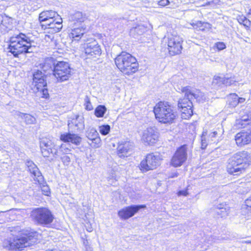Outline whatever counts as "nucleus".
I'll return each mask as SVG.
<instances>
[{"instance_id":"20e7f679","label":"nucleus","mask_w":251,"mask_h":251,"mask_svg":"<svg viewBox=\"0 0 251 251\" xmlns=\"http://www.w3.org/2000/svg\"><path fill=\"white\" fill-rule=\"evenodd\" d=\"M117 68L124 74L132 75L138 71V63L136 58L129 53L123 51L115 59Z\"/></svg>"},{"instance_id":"8fccbe9b","label":"nucleus","mask_w":251,"mask_h":251,"mask_svg":"<svg viewBox=\"0 0 251 251\" xmlns=\"http://www.w3.org/2000/svg\"><path fill=\"white\" fill-rule=\"evenodd\" d=\"M217 135V132L214 131V132H211L209 135V137H210L212 139V138H215L216 136Z\"/></svg>"},{"instance_id":"5701e85b","label":"nucleus","mask_w":251,"mask_h":251,"mask_svg":"<svg viewBox=\"0 0 251 251\" xmlns=\"http://www.w3.org/2000/svg\"><path fill=\"white\" fill-rule=\"evenodd\" d=\"M69 130L68 132L61 133L60 140L64 143H71L76 146L79 145L82 141V138L77 134Z\"/></svg>"},{"instance_id":"473e14b6","label":"nucleus","mask_w":251,"mask_h":251,"mask_svg":"<svg viewBox=\"0 0 251 251\" xmlns=\"http://www.w3.org/2000/svg\"><path fill=\"white\" fill-rule=\"evenodd\" d=\"M14 115L25 120L27 125L34 124L35 123V118L29 114L24 113L19 111H16Z\"/></svg>"},{"instance_id":"5fc2aeb1","label":"nucleus","mask_w":251,"mask_h":251,"mask_svg":"<svg viewBox=\"0 0 251 251\" xmlns=\"http://www.w3.org/2000/svg\"><path fill=\"white\" fill-rule=\"evenodd\" d=\"M88 231L91 232L92 231V227H89L88 229H87Z\"/></svg>"},{"instance_id":"cd10ccee","label":"nucleus","mask_w":251,"mask_h":251,"mask_svg":"<svg viewBox=\"0 0 251 251\" xmlns=\"http://www.w3.org/2000/svg\"><path fill=\"white\" fill-rule=\"evenodd\" d=\"M58 16H59V15L54 11H44L39 14V21L41 24L43 22L46 23L47 22L51 21V20L56 19Z\"/></svg>"},{"instance_id":"2eb2a0df","label":"nucleus","mask_w":251,"mask_h":251,"mask_svg":"<svg viewBox=\"0 0 251 251\" xmlns=\"http://www.w3.org/2000/svg\"><path fill=\"white\" fill-rule=\"evenodd\" d=\"M53 138L44 137L40 139V147L43 156L48 157L50 154L53 156L56 148Z\"/></svg>"},{"instance_id":"79ce46f5","label":"nucleus","mask_w":251,"mask_h":251,"mask_svg":"<svg viewBox=\"0 0 251 251\" xmlns=\"http://www.w3.org/2000/svg\"><path fill=\"white\" fill-rule=\"evenodd\" d=\"M221 239L219 238V237H217L216 236L212 235L208 237V238L207 239L206 243L208 245H212L213 243L215 242L216 241L220 240Z\"/></svg>"},{"instance_id":"4d7b16f0","label":"nucleus","mask_w":251,"mask_h":251,"mask_svg":"<svg viewBox=\"0 0 251 251\" xmlns=\"http://www.w3.org/2000/svg\"><path fill=\"white\" fill-rule=\"evenodd\" d=\"M248 14L251 15V8L249 10Z\"/></svg>"},{"instance_id":"f03ea898","label":"nucleus","mask_w":251,"mask_h":251,"mask_svg":"<svg viewBox=\"0 0 251 251\" xmlns=\"http://www.w3.org/2000/svg\"><path fill=\"white\" fill-rule=\"evenodd\" d=\"M251 162V154L247 151H239L233 154L227 161L226 171L230 175H240Z\"/></svg>"},{"instance_id":"9d476101","label":"nucleus","mask_w":251,"mask_h":251,"mask_svg":"<svg viewBox=\"0 0 251 251\" xmlns=\"http://www.w3.org/2000/svg\"><path fill=\"white\" fill-rule=\"evenodd\" d=\"M25 164L34 180L40 185L43 194L49 196L50 194V189L37 165L30 159L26 160Z\"/></svg>"},{"instance_id":"ea45409f","label":"nucleus","mask_w":251,"mask_h":251,"mask_svg":"<svg viewBox=\"0 0 251 251\" xmlns=\"http://www.w3.org/2000/svg\"><path fill=\"white\" fill-rule=\"evenodd\" d=\"M70 156V154H66L59 156L64 165L68 166L70 164L71 161Z\"/></svg>"},{"instance_id":"a211bd4d","label":"nucleus","mask_w":251,"mask_h":251,"mask_svg":"<svg viewBox=\"0 0 251 251\" xmlns=\"http://www.w3.org/2000/svg\"><path fill=\"white\" fill-rule=\"evenodd\" d=\"M159 133L155 126H150L144 130L142 133V140L149 145H152L158 140Z\"/></svg>"},{"instance_id":"c85d7f7f","label":"nucleus","mask_w":251,"mask_h":251,"mask_svg":"<svg viewBox=\"0 0 251 251\" xmlns=\"http://www.w3.org/2000/svg\"><path fill=\"white\" fill-rule=\"evenodd\" d=\"M245 100V98L239 97L235 93L230 94L228 97V105L230 107H235L239 103H244Z\"/></svg>"},{"instance_id":"09e8293b","label":"nucleus","mask_w":251,"mask_h":251,"mask_svg":"<svg viewBox=\"0 0 251 251\" xmlns=\"http://www.w3.org/2000/svg\"><path fill=\"white\" fill-rule=\"evenodd\" d=\"M245 202L247 207L251 208V196L247 199Z\"/></svg>"},{"instance_id":"f3484780","label":"nucleus","mask_w":251,"mask_h":251,"mask_svg":"<svg viewBox=\"0 0 251 251\" xmlns=\"http://www.w3.org/2000/svg\"><path fill=\"white\" fill-rule=\"evenodd\" d=\"M68 127L71 132H77L85 128L84 119L82 115H74L68 118Z\"/></svg>"},{"instance_id":"f8f14e48","label":"nucleus","mask_w":251,"mask_h":251,"mask_svg":"<svg viewBox=\"0 0 251 251\" xmlns=\"http://www.w3.org/2000/svg\"><path fill=\"white\" fill-rule=\"evenodd\" d=\"M182 38L176 34H171L167 37L169 53L171 56L179 54L182 50Z\"/></svg>"},{"instance_id":"c756f323","label":"nucleus","mask_w":251,"mask_h":251,"mask_svg":"<svg viewBox=\"0 0 251 251\" xmlns=\"http://www.w3.org/2000/svg\"><path fill=\"white\" fill-rule=\"evenodd\" d=\"M229 207L226 203H220L215 206V212L221 218L226 217L229 212Z\"/></svg>"},{"instance_id":"49530a36","label":"nucleus","mask_w":251,"mask_h":251,"mask_svg":"<svg viewBox=\"0 0 251 251\" xmlns=\"http://www.w3.org/2000/svg\"><path fill=\"white\" fill-rule=\"evenodd\" d=\"M170 3L169 0H160L158 2V4L160 6H165Z\"/></svg>"},{"instance_id":"9b49d317","label":"nucleus","mask_w":251,"mask_h":251,"mask_svg":"<svg viewBox=\"0 0 251 251\" xmlns=\"http://www.w3.org/2000/svg\"><path fill=\"white\" fill-rule=\"evenodd\" d=\"M161 159L160 155L157 153H149L141 162L140 169L143 172L155 169L161 164Z\"/></svg>"},{"instance_id":"39448f33","label":"nucleus","mask_w":251,"mask_h":251,"mask_svg":"<svg viewBox=\"0 0 251 251\" xmlns=\"http://www.w3.org/2000/svg\"><path fill=\"white\" fill-rule=\"evenodd\" d=\"M39 236L38 232L31 230L23 236H17L10 239L6 247L11 251H20L25 247L32 246L37 243Z\"/></svg>"},{"instance_id":"2f4dec72","label":"nucleus","mask_w":251,"mask_h":251,"mask_svg":"<svg viewBox=\"0 0 251 251\" xmlns=\"http://www.w3.org/2000/svg\"><path fill=\"white\" fill-rule=\"evenodd\" d=\"M12 27V19L11 18L6 17L1 20L0 24V29H3L1 33L8 32Z\"/></svg>"},{"instance_id":"ddd939ff","label":"nucleus","mask_w":251,"mask_h":251,"mask_svg":"<svg viewBox=\"0 0 251 251\" xmlns=\"http://www.w3.org/2000/svg\"><path fill=\"white\" fill-rule=\"evenodd\" d=\"M84 52L88 58H97L101 54L100 46L98 41L93 39H87L84 44Z\"/></svg>"},{"instance_id":"3c124183","label":"nucleus","mask_w":251,"mask_h":251,"mask_svg":"<svg viewBox=\"0 0 251 251\" xmlns=\"http://www.w3.org/2000/svg\"><path fill=\"white\" fill-rule=\"evenodd\" d=\"M240 20V21L239 22V23L242 24H243V23H244L245 22L244 21V17L243 18H241Z\"/></svg>"},{"instance_id":"1a4fd4ad","label":"nucleus","mask_w":251,"mask_h":251,"mask_svg":"<svg viewBox=\"0 0 251 251\" xmlns=\"http://www.w3.org/2000/svg\"><path fill=\"white\" fill-rule=\"evenodd\" d=\"M31 88L34 92H40L42 98L49 97L46 75L38 70L32 73Z\"/></svg>"},{"instance_id":"e433bc0d","label":"nucleus","mask_w":251,"mask_h":251,"mask_svg":"<svg viewBox=\"0 0 251 251\" xmlns=\"http://www.w3.org/2000/svg\"><path fill=\"white\" fill-rule=\"evenodd\" d=\"M212 85L215 89H219L224 85V77L215 76L212 82Z\"/></svg>"},{"instance_id":"f704fd0d","label":"nucleus","mask_w":251,"mask_h":251,"mask_svg":"<svg viewBox=\"0 0 251 251\" xmlns=\"http://www.w3.org/2000/svg\"><path fill=\"white\" fill-rule=\"evenodd\" d=\"M71 150L67 147L65 144H61L60 146H56V150L54 156H60L62 155L70 154L72 156L70 153Z\"/></svg>"},{"instance_id":"6ab92c4d","label":"nucleus","mask_w":251,"mask_h":251,"mask_svg":"<svg viewBox=\"0 0 251 251\" xmlns=\"http://www.w3.org/2000/svg\"><path fill=\"white\" fill-rule=\"evenodd\" d=\"M134 145L130 141L122 140L118 143L117 154L121 158H125L130 155L133 152Z\"/></svg>"},{"instance_id":"bf43d9fd","label":"nucleus","mask_w":251,"mask_h":251,"mask_svg":"<svg viewBox=\"0 0 251 251\" xmlns=\"http://www.w3.org/2000/svg\"><path fill=\"white\" fill-rule=\"evenodd\" d=\"M87 251H92L91 250L89 251L88 250H87Z\"/></svg>"},{"instance_id":"4c0bfd02","label":"nucleus","mask_w":251,"mask_h":251,"mask_svg":"<svg viewBox=\"0 0 251 251\" xmlns=\"http://www.w3.org/2000/svg\"><path fill=\"white\" fill-rule=\"evenodd\" d=\"M110 126L109 125H103L99 126V131L103 136L107 135L110 131Z\"/></svg>"},{"instance_id":"864d4df0","label":"nucleus","mask_w":251,"mask_h":251,"mask_svg":"<svg viewBox=\"0 0 251 251\" xmlns=\"http://www.w3.org/2000/svg\"><path fill=\"white\" fill-rule=\"evenodd\" d=\"M211 2L210 1H207L206 2V3L204 4V5H210Z\"/></svg>"},{"instance_id":"6e6552de","label":"nucleus","mask_w":251,"mask_h":251,"mask_svg":"<svg viewBox=\"0 0 251 251\" xmlns=\"http://www.w3.org/2000/svg\"><path fill=\"white\" fill-rule=\"evenodd\" d=\"M51 78L54 83H61L69 80L73 75V69L66 61L58 60Z\"/></svg>"},{"instance_id":"4468645a","label":"nucleus","mask_w":251,"mask_h":251,"mask_svg":"<svg viewBox=\"0 0 251 251\" xmlns=\"http://www.w3.org/2000/svg\"><path fill=\"white\" fill-rule=\"evenodd\" d=\"M187 145H183L177 148L171 158V165L174 167L181 166L187 159Z\"/></svg>"},{"instance_id":"603ef678","label":"nucleus","mask_w":251,"mask_h":251,"mask_svg":"<svg viewBox=\"0 0 251 251\" xmlns=\"http://www.w3.org/2000/svg\"><path fill=\"white\" fill-rule=\"evenodd\" d=\"M88 243V242L87 240L86 241H84V242H83V244L85 246H87Z\"/></svg>"},{"instance_id":"c9c22d12","label":"nucleus","mask_w":251,"mask_h":251,"mask_svg":"<svg viewBox=\"0 0 251 251\" xmlns=\"http://www.w3.org/2000/svg\"><path fill=\"white\" fill-rule=\"evenodd\" d=\"M107 111V108L104 105H99L95 109L94 114L97 118H102Z\"/></svg>"},{"instance_id":"412c9836","label":"nucleus","mask_w":251,"mask_h":251,"mask_svg":"<svg viewBox=\"0 0 251 251\" xmlns=\"http://www.w3.org/2000/svg\"><path fill=\"white\" fill-rule=\"evenodd\" d=\"M42 28L44 29H49V33H56L59 32L62 28V19L59 16L50 22H47L41 25Z\"/></svg>"},{"instance_id":"c03bdc74","label":"nucleus","mask_w":251,"mask_h":251,"mask_svg":"<svg viewBox=\"0 0 251 251\" xmlns=\"http://www.w3.org/2000/svg\"><path fill=\"white\" fill-rule=\"evenodd\" d=\"M216 47L219 50H223L226 48L225 44L222 42H219L216 43Z\"/></svg>"},{"instance_id":"13d9d810","label":"nucleus","mask_w":251,"mask_h":251,"mask_svg":"<svg viewBox=\"0 0 251 251\" xmlns=\"http://www.w3.org/2000/svg\"><path fill=\"white\" fill-rule=\"evenodd\" d=\"M46 251H54V250H47Z\"/></svg>"},{"instance_id":"7c9ffc66","label":"nucleus","mask_w":251,"mask_h":251,"mask_svg":"<svg viewBox=\"0 0 251 251\" xmlns=\"http://www.w3.org/2000/svg\"><path fill=\"white\" fill-rule=\"evenodd\" d=\"M147 26L141 24L132 28L130 31V35L134 38H138V37L144 34L147 31Z\"/></svg>"},{"instance_id":"bb28decb","label":"nucleus","mask_w":251,"mask_h":251,"mask_svg":"<svg viewBox=\"0 0 251 251\" xmlns=\"http://www.w3.org/2000/svg\"><path fill=\"white\" fill-rule=\"evenodd\" d=\"M86 19V15L81 12L76 11L69 18V25H83L82 23Z\"/></svg>"},{"instance_id":"de8ad7c7","label":"nucleus","mask_w":251,"mask_h":251,"mask_svg":"<svg viewBox=\"0 0 251 251\" xmlns=\"http://www.w3.org/2000/svg\"><path fill=\"white\" fill-rule=\"evenodd\" d=\"M244 21H245L243 25L246 27H249L251 24V21L244 17Z\"/></svg>"},{"instance_id":"423d86ee","label":"nucleus","mask_w":251,"mask_h":251,"mask_svg":"<svg viewBox=\"0 0 251 251\" xmlns=\"http://www.w3.org/2000/svg\"><path fill=\"white\" fill-rule=\"evenodd\" d=\"M155 119L160 123L171 124L176 117L173 107L166 101H159L153 108Z\"/></svg>"},{"instance_id":"a18cd8bd","label":"nucleus","mask_w":251,"mask_h":251,"mask_svg":"<svg viewBox=\"0 0 251 251\" xmlns=\"http://www.w3.org/2000/svg\"><path fill=\"white\" fill-rule=\"evenodd\" d=\"M188 195V189H187V188L182 189V190H180L178 191L177 192V195L178 196H187Z\"/></svg>"},{"instance_id":"6e6d98bb","label":"nucleus","mask_w":251,"mask_h":251,"mask_svg":"<svg viewBox=\"0 0 251 251\" xmlns=\"http://www.w3.org/2000/svg\"><path fill=\"white\" fill-rule=\"evenodd\" d=\"M245 243H248V244H251V241H250V240H247V241H245Z\"/></svg>"},{"instance_id":"a19ab883","label":"nucleus","mask_w":251,"mask_h":251,"mask_svg":"<svg viewBox=\"0 0 251 251\" xmlns=\"http://www.w3.org/2000/svg\"><path fill=\"white\" fill-rule=\"evenodd\" d=\"M84 102H85L84 105L85 106V109L87 110L90 111L93 109V106L90 101V98L87 96H86L84 99Z\"/></svg>"},{"instance_id":"72a5a7b5","label":"nucleus","mask_w":251,"mask_h":251,"mask_svg":"<svg viewBox=\"0 0 251 251\" xmlns=\"http://www.w3.org/2000/svg\"><path fill=\"white\" fill-rule=\"evenodd\" d=\"M192 25L195 29L201 31H209L212 27V25L210 24L200 21L193 23Z\"/></svg>"},{"instance_id":"dca6fc26","label":"nucleus","mask_w":251,"mask_h":251,"mask_svg":"<svg viewBox=\"0 0 251 251\" xmlns=\"http://www.w3.org/2000/svg\"><path fill=\"white\" fill-rule=\"evenodd\" d=\"M146 208L145 204H131L121 209L118 215L123 220H126L135 215L140 209Z\"/></svg>"},{"instance_id":"37998d69","label":"nucleus","mask_w":251,"mask_h":251,"mask_svg":"<svg viewBox=\"0 0 251 251\" xmlns=\"http://www.w3.org/2000/svg\"><path fill=\"white\" fill-rule=\"evenodd\" d=\"M235 82V81L231 78L224 77V85L226 86H230Z\"/></svg>"},{"instance_id":"f257e3e1","label":"nucleus","mask_w":251,"mask_h":251,"mask_svg":"<svg viewBox=\"0 0 251 251\" xmlns=\"http://www.w3.org/2000/svg\"><path fill=\"white\" fill-rule=\"evenodd\" d=\"M33 43L28 36L21 32L10 38L7 51L14 57H18L20 54L32 52Z\"/></svg>"},{"instance_id":"4be33fe9","label":"nucleus","mask_w":251,"mask_h":251,"mask_svg":"<svg viewBox=\"0 0 251 251\" xmlns=\"http://www.w3.org/2000/svg\"><path fill=\"white\" fill-rule=\"evenodd\" d=\"M58 61V60L53 57H47L40 64L39 66L45 73L50 74L51 77Z\"/></svg>"},{"instance_id":"aec40b11","label":"nucleus","mask_w":251,"mask_h":251,"mask_svg":"<svg viewBox=\"0 0 251 251\" xmlns=\"http://www.w3.org/2000/svg\"><path fill=\"white\" fill-rule=\"evenodd\" d=\"M235 140L238 146H243L251 143V128L243 129L237 133Z\"/></svg>"},{"instance_id":"b1692460","label":"nucleus","mask_w":251,"mask_h":251,"mask_svg":"<svg viewBox=\"0 0 251 251\" xmlns=\"http://www.w3.org/2000/svg\"><path fill=\"white\" fill-rule=\"evenodd\" d=\"M239 119L237 120L236 124L239 127L244 128L251 125V111L248 109H244L239 113Z\"/></svg>"},{"instance_id":"58836bf2","label":"nucleus","mask_w":251,"mask_h":251,"mask_svg":"<svg viewBox=\"0 0 251 251\" xmlns=\"http://www.w3.org/2000/svg\"><path fill=\"white\" fill-rule=\"evenodd\" d=\"M207 132L206 131H203L201 136V148L202 150H204L207 147L208 145V142L206 138Z\"/></svg>"},{"instance_id":"0eeeda50","label":"nucleus","mask_w":251,"mask_h":251,"mask_svg":"<svg viewBox=\"0 0 251 251\" xmlns=\"http://www.w3.org/2000/svg\"><path fill=\"white\" fill-rule=\"evenodd\" d=\"M30 216L36 225L46 227L50 226L55 218L52 212L45 207L34 208Z\"/></svg>"},{"instance_id":"7ed1b4c3","label":"nucleus","mask_w":251,"mask_h":251,"mask_svg":"<svg viewBox=\"0 0 251 251\" xmlns=\"http://www.w3.org/2000/svg\"><path fill=\"white\" fill-rule=\"evenodd\" d=\"M181 91L184 94V97L180 98L178 101V108L181 113V118L187 119L193 114L192 100H198L200 97L199 93H194L190 86L183 87Z\"/></svg>"},{"instance_id":"a878e982","label":"nucleus","mask_w":251,"mask_h":251,"mask_svg":"<svg viewBox=\"0 0 251 251\" xmlns=\"http://www.w3.org/2000/svg\"><path fill=\"white\" fill-rule=\"evenodd\" d=\"M86 137L91 141L89 144L92 148H98L100 146L101 140L99 133L95 128L92 127L88 129L86 132Z\"/></svg>"},{"instance_id":"393cba45","label":"nucleus","mask_w":251,"mask_h":251,"mask_svg":"<svg viewBox=\"0 0 251 251\" xmlns=\"http://www.w3.org/2000/svg\"><path fill=\"white\" fill-rule=\"evenodd\" d=\"M71 31L69 33V36L73 39V40L79 41L83 35L87 32V29L85 25H69Z\"/></svg>"}]
</instances>
